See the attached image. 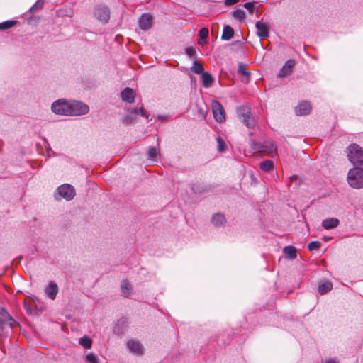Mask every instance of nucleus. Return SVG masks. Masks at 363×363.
Masks as SVG:
<instances>
[{
	"mask_svg": "<svg viewBox=\"0 0 363 363\" xmlns=\"http://www.w3.org/2000/svg\"><path fill=\"white\" fill-rule=\"evenodd\" d=\"M349 161L354 166L363 165V149L357 144H352L347 147Z\"/></svg>",
	"mask_w": 363,
	"mask_h": 363,
	"instance_id": "nucleus-1",
	"label": "nucleus"
},
{
	"mask_svg": "<svg viewBox=\"0 0 363 363\" xmlns=\"http://www.w3.org/2000/svg\"><path fill=\"white\" fill-rule=\"evenodd\" d=\"M347 182L350 186L354 189L363 187V169L354 167L350 169L347 174Z\"/></svg>",
	"mask_w": 363,
	"mask_h": 363,
	"instance_id": "nucleus-2",
	"label": "nucleus"
},
{
	"mask_svg": "<svg viewBox=\"0 0 363 363\" xmlns=\"http://www.w3.org/2000/svg\"><path fill=\"white\" fill-rule=\"evenodd\" d=\"M75 194L76 192L73 186L69 184H64L57 188L54 197L57 201H60L62 199L71 201L74 199Z\"/></svg>",
	"mask_w": 363,
	"mask_h": 363,
	"instance_id": "nucleus-3",
	"label": "nucleus"
},
{
	"mask_svg": "<svg viewBox=\"0 0 363 363\" xmlns=\"http://www.w3.org/2000/svg\"><path fill=\"white\" fill-rule=\"evenodd\" d=\"M237 113L240 121L248 128H253L255 126L256 121L251 114L249 106H242L238 108Z\"/></svg>",
	"mask_w": 363,
	"mask_h": 363,
	"instance_id": "nucleus-4",
	"label": "nucleus"
},
{
	"mask_svg": "<svg viewBox=\"0 0 363 363\" xmlns=\"http://www.w3.org/2000/svg\"><path fill=\"white\" fill-rule=\"evenodd\" d=\"M70 101L64 99L54 101L51 106L52 111L57 115L69 116Z\"/></svg>",
	"mask_w": 363,
	"mask_h": 363,
	"instance_id": "nucleus-5",
	"label": "nucleus"
},
{
	"mask_svg": "<svg viewBox=\"0 0 363 363\" xmlns=\"http://www.w3.org/2000/svg\"><path fill=\"white\" fill-rule=\"evenodd\" d=\"M69 106V116L85 115L89 111V106L79 101H70Z\"/></svg>",
	"mask_w": 363,
	"mask_h": 363,
	"instance_id": "nucleus-6",
	"label": "nucleus"
},
{
	"mask_svg": "<svg viewBox=\"0 0 363 363\" xmlns=\"http://www.w3.org/2000/svg\"><path fill=\"white\" fill-rule=\"evenodd\" d=\"M94 16L99 21L106 23L110 18V11L106 6L99 5L94 9Z\"/></svg>",
	"mask_w": 363,
	"mask_h": 363,
	"instance_id": "nucleus-7",
	"label": "nucleus"
},
{
	"mask_svg": "<svg viewBox=\"0 0 363 363\" xmlns=\"http://www.w3.org/2000/svg\"><path fill=\"white\" fill-rule=\"evenodd\" d=\"M212 111L215 119L218 122L225 121V111L221 104L217 101H214L212 104Z\"/></svg>",
	"mask_w": 363,
	"mask_h": 363,
	"instance_id": "nucleus-8",
	"label": "nucleus"
},
{
	"mask_svg": "<svg viewBox=\"0 0 363 363\" xmlns=\"http://www.w3.org/2000/svg\"><path fill=\"white\" fill-rule=\"evenodd\" d=\"M152 16L150 13H143L138 19V25L140 29L147 30L152 26Z\"/></svg>",
	"mask_w": 363,
	"mask_h": 363,
	"instance_id": "nucleus-9",
	"label": "nucleus"
},
{
	"mask_svg": "<svg viewBox=\"0 0 363 363\" xmlns=\"http://www.w3.org/2000/svg\"><path fill=\"white\" fill-rule=\"evenodd\" d=\"M257 29V35L262 38H266L269 35V25L267 23L263 22L262 20L258 21L255 23Z\"/></svg>",
	"mask_w": 363,
	"mask_h": 363,
	"instance_id": "nucleus-10",
	"label": "nucleus"
},
{
	"mask_svg": "<svg viewBox=\"0 0 363 363\" xmlns=\"http://www.w3.org/2000/svg\"><path fill=\"white\" fill-rule=\"evenodd\" d=\"M311 105L308 101H302L294 108V112L297 116H306L311 113Z\"/></svg>",
	"mask_w": 363,
	"mask_h": 363,
	"instance_id": "nucleus-11",
	"label": "nucleus"
},
{
	"mask_svg": "<svg viewBox=\"0 0 363 363\" xmlns=\"http://www.w3.org/2000/svg\"><path fill=\"white\" fill-rule=\"evenodd\" d=\"M126 345L130 352L136 355H142L143 354V346L138 340H130Z\"/></svg>",
	"mask_w": 363,
	"mask_h": 363,
	"instance_id": "nucleus-12",
	"label": "nucleus"
},
{
	"mask_svg": "<svg viewBox=\"0 0 363 363\" xmlns=\"http://www.w3.org/2000/svg\"><path fill=\"white\" fill-rule=\"evenodd\" d=\"M136 96V92L130 87L125 88L121 92V100L124 102L132 104L135 101Z\"/></svg>",
	"mask_w": 363,
	"mask_h": 363,
	"instance_id": "nucleus-13",
	"label": "nucleus"
},
{
	"mask_svg": "<svg viewBox=\"0 0 363 363\" xmlns=\"http://www.w3.org/2000/svg\"><path fill=\"white\" fill-rule=\"evenodd\" d=\"M294 65L295 61L294 60H287L282 68L280 69L278 74V77L283 78L291 74Z\"/></svg>",
	"mask_w": 363,
	"mask_h": 363,
	"instance_id": "nucleus-14",
	"label": "nucleus"
},
{
	"mask_svg": "<svg viewBox=\"0 0 363 363\" xmlns=\"http://www.w3.org/2000/svg\"><path fill=\"white\" fill-rule=\"evenodd\" d=\"M58 293V286L54 281H50L45 289V294L51 300H54Z\"/></svg>",
	"mask_w": 363,
	"mask_h": 363,
	"instance_id": "nucleus-15",
	"label": "nucleus"
},
{
	"mask_svg": "<svg viewBox=\"0 0 363 363\" xmlns=\"http://www.w3.org/2000/svg\"><path fill=\"white\" fill-rule=\"evenodd\" d=\"M340 221L337 218H330L322 221V226L325 230H331L338 226Z\"/></svg>",
	"mask_w": 363,
	"mask_h": 363,
	"instance_id": "nucleus-16",
	"label": "nucleus"
},
{
	"mask_svg": "<svg viewBox=\"0 0 363 363\" xmlns=\"http://www.w3.org/2000/svg\"><path fill=\"white\" fill-rule=\"evenodd\" d=\"M262 152L272 154L276 151V145L271 140H265L262 145Z\"/></svg>",
	"mask_w": 363,
	"mask_h": 363,
	"instance_id": "nucleus-17",
	"label": "nucleus"
},
{
	"mask_svg": "<svg viewBox=\"0 0 363 363\" xmlns=\"http://www.w3.org/2000/svg\"><path fill=\"white\" fill-rule=\"evenodd\" d=\"M121 289L123 295L128 297L132 293V285L127 279H124L121 281Z\"/></svg>",
	"mask_w": 363,
	"mask_h": 363,
	"instance_id": "nucleus-18",
	"label": "nucleus"
},
{
	"mask_svg": "<svg viewBox=\"0 0 363 363\" xmlns=\"http://www.w3.org/2000/svg\"><path fill=\"white\" fill-rule=\"evenodd\" d=\"M201 79H202L203 86L205 88L211 87L214 81L212 75L208 72H203V74L201 75Z\"/></svg>",
	"mask_w": 363,
	"mask_h": 363,
	"instance_id": "nucleus-19",
	"label": "nucleus"
},
{
	"mask_svg": "<svg viewBox=\"0 0 363 363\" xmlns=\"http://www.w3.org/2000/svg\"><path fill=\"white\" fill-rule=\"evenodd\" d=\"M283 252L286 258L294 259L297 256L296 249L291 245L286 246L283 249Z\"/></svg>",
	"mask_w": 363,
	"mask_h": 363,
	"instance_id": "nucleus-20",
	"label": "nucleus"
},
{
	"mask_svg": "<svg viewBox=\"0 0 363 363\" xmlns=\"http://www.w3.org/2000/svg\"><path fill=\"white\" fill-rule=\"evenodd\" d=\"M234 35L233 29L228 25L224 26L221 39L223 40H230Z\"/></svg>",
	"mask_w": 363,
	"mask_h": 363,
	"instance_id": "nucleus-21",
	"label": "nucleus"
},
{
	"mask_svg": "<svg viewBox=\"0 0 363 363\" xmlns=\"http://www.w3.org/2000/svg\"><path fill=\"white\" fill-rule=\"evenodd\" d=\"M333 289V284L330 281H326L320 284L318 287V291L320 295L329 292Z\"/></svg>",
	"mask_w": 363,
	"mask_h": 363,
	"instance_id": "nucleus-22",
	"label": "nucleus"
},
{
	"mask_svg": "<svg viewBox=\"0 0 363 363\" xmlns=\"http://www.w3.org/2000/svg\"><path fill=\"white\" fill-rule=\"evenodd\" d=\"M225 223V216L221 213H216L212 217V223L216 227H220Z\"/></svg>",
	"mask_w": 363,
	"mask_h": 363,
	"instance_id": "nucleus-23",
	"label": "nucleus"
},
{
	"mask_svg": "<svg viewBox=\"0 0 363 363\" xmlns=\"http://www.w3.org/2000/svg\"><path fill=\"white\" fill-rule=\"evenodd\" d=\"M127 111L131 114H140L141 116L145 118L147 121H150L149 115L143 108H128Z\"/></svg>",
	"mask_w": 363,
	"mask_h": 363,
	"instance_id": "nucleus-24",
	"label": "nucleus"
},
{
	"mask_svg": "<svg viewBox=\"0 0 363 363\" xmlns=\"http://www.w3.org/2000/svg\"><path fill=\"white\" fill-rule=\"evenodd\" d=\"M148 159L152 161H156L157 157L160 155L159 151L155 147L150 146L147 151Z\"/></svg>",
	"mask_w": 363,
	"mask_h": 363,
	"instance_id": "nucleus-25",
	"label": "nucleus"
},
{
	"mask_svg": "<svg viewBox=\"0 0 363 363\" xmlns=\"http://www.w3.org/2000/svg\"><path fill=\"white\" fill-rule=\"evenodd\" d=\"M259 167L264 172H269L274 167V163L272 160H264L259 164Z\"/></svg>",
	"mask_w": 363,
	"mask_h": 363,
	"instance_id": "nucleus-26",
	"label": "nucleus"
},
{
	"mask_svg": "<svg viewBox=\"0 0 363 363\" xmlns=\"http://www.w3.org/2000/svg\"><path fill=\"white\" fill-rule=\"evenodd\" d=\"M191 69L194 73L198 74H201V73L203 74V72H203L204 68H203V65L198 62L196 57L193 62V65L191 67Z\"/></svg>",
	"mask_w": 363,
	"mask_h": 363,
	"instance_id": "nucleus-27",
	"label": "nucleus"
},
{
	"mask_svg": "<svg viewBox=\"0 0 363 363\" xmlns=\"http://www.w3.org/2000/svg\"><path fill=\"white\" fill-rule=\"evenodd\" d=\"M16 24V21L9 20L0 23V30H6L12 28Z\"/></svg>",
	"mask_w": 363,
	"mask_h": 363,
	"instance_id": "nucleus-28",
	"label": "nucleus"
},
{
	"mask_svg": "<svg viewBox=\"0 0 363 363\" xmlns=\"http://www.w3.org/2000/svg\"><path fill=\"white\" fill-rule=\"evenodd\" d=\"M79 343L85 349H89L91 347L92 342L89 337L84 336L79 339Z\"/></svg>",
	"mask_w": 363,
	"mask_h": 363,
	"instance_id": "nucleus-29",
	"label": "nucleus"
},
{
	"mask_svg": "<svg viewBox=\"0 0 363 363\" xmlns=\"http://www.w3.org/2000/svg\"><path fill=\"white\" fill-rule=\"evenodd\" d=\"M232 16L238 20H243L245 18V13L242 9H238L232 12Z\"/></svg>",
	"mask_w": 363,
	"mask_h": 363,
	"instance_id": "nucleus-30",
	"label": "nucleus"
},
{
	"mask_svg": "<svg viewBox=\"0 0 363 363\" xmlns=\"http://www.w3.org/2000/svg\"><path fill=\"white\" fill-rule=\"evenodd\" d=\"M84 358L87 363H99V358L94 353L87 354Z\"/></svg>",
	"mask_w": 363,
	"mask_h": 363,
	"instance_id": "nucleus-31",
	"label": "nucleus"
},
{
	"mask_svg": "<svg viewBox=\"0 0 363 363\" xmlns=\"http://www.w3.org/2000/svg\"><path fill=\"white\" fill-rule=\"evenodd\" d=\"M216 140L218 143V150L220 152L225 151L226 144L225 141L220 137H218Z\"/></svg>",
	"mask_w": 363,
	"mask_h": 363,
	"instance_id": "nucleus-32",
	"label": "nucleus"
},
{
	"mask_svg": "<svg viewBox=\"0 0 363 363\" xmlns=\"http://www.w3.org/2000/svg\"><path fill=\"white\" fill-rule=\"evenodd\" d=\"M321 246V242L319 241H312L308 245V249L313 252L318 250Z\"/></svg>",
	"mask_w": 363,
	"mask_h": 363,
	"instance_id": "nucleus-33",
	"label": "nucleus"
},
{
	"mask_svg": "<svg viewBox=\"0 0 363 363\" xmlns=\"http://www.w3.org/2000/svg\"><path fill=\"white\" fill-rule=\"evenodd\" d=\"M238 72L242 75L246 77L245 82H247L248 81L249 77H250V72L247 71L245 65L240 64L238 67Z\"/></svg>",
	"mask_w": 363,
	"mask_h": 363,
	"instance_id": "nucleus-34",
	"label": "nucleus"
},
{
	"mask_svg": "<svg viewBox=\"0 0 363 363\" xmlns=\"http://www.w3.org/2000/svg\"><path fill=\"white\" fill-rule=\"evenodd\" d=\"M262 143L256 142L253 140H251V147L255 152H262Z\"/></svg>",
	"mask_w": 363,
	"mask_h": 363,
	"instance_id": "nucleus-35",
	"label": "nucleus"
},
{
	"mask_svg": "<svg viewBox=\"0 0 363 363\" xmlns=\"http://www.w3.org/2000/svg\"><path fill=\"white\" fill-rule=\"evenodd\" d=\"M199 36L203 40H207L208 37V29L206 28H202L199 31Z\"/></svg>",
	"mask_w": 363,
	"mask_h": 363,
	"instance_id": "nucleus-36",
	"label": "nucleus"
},
{
	"mask_svg": "<svg viewBox=\"0 0 363 363\" xmlns=\"http://www.w3.org/2000/svg\"><path fill=\"white\" fill-rule=\"evenodd\" d=\"M185 52L189 57H193L196 55V48L193 46L186 47Z\"/></svg>",
	"mask_w": 363,
	"mask_h": 363,
	"instance_id": "nucleus-37",
	"label": "nucleus"
},
{
	"mask_svg": "<svg viewBox=\"0 0 363 363\" xmlns=\"http://www.w3.org/2000/svg\"><path fill=\"white\" fill-rule=\"evenodd\" d=\"M43 6V1H42L41 0H38L32 6L31 8L30 9V11L32 12H35L38 9H40L42 8Z\"/></svg>",
	"mask_w": 363,
	"mask_h": 363,
	"instance_id": "nucleus-38",
	"label": "nucleus"
},
{
	"mask_svg": "<svg viewBox=\"0 0 363 363\" xmlns=\"http://www.w3.org/2000/svg\"><path fill=\"white\" fill-rule=\"evenodd\" d=\"M255 2H247L244 4L243 6L249 11L250 13H252L255 11Z\"/></svg>",
	"mask_w": 363,
	"mask_h": 363,
	"instance_id": "nucleus-39",
	"label": "nucleus"
},
{
	"mask_svg": "<svg viewBox=\"0 0 363 363\" xmlns=\"http://www.w3.org/2000/svg\"><path fill=\"white\" fill-rule=\"evenodd\" d=\"M192 190L195 193H202L206 191L203 186H201L200 184H194L192 186Z\"/></svg>",
	"mask_w": 363,
	"mask_h": 363,
	"instance_id": "nucleus-40",
	"label": "nucleus"
},
{
	"mask_svg": "<svg viewBox=\"0 0 363 363\" xmlns=\"http://www.w3.org/2000/svg\"><path fill=\"white\" fill-rule=\"evenodd\" d=\"M135 120L131 115H127L123 118V122L125 124H130Z\"/></svg>",
	"mask_w": 363,
	"mask_h": 363,
	"instance_id": "nucleus-41",
	"label": "nucleus"
},
{
	"mask_svg": "<svg viewBox=\"0 0 363 363\" xmlns=\"http://www.w3.org/2000/svg\"><path fill=\"white\" fill-rule=\"evenodd\" d=\"M240 0H225V4L227 6L233 5L238 3Z\"/></svg>",
	"mask_w": 363,
	"mask_h": 363,
	"instance_id": "nucleus-42",
	"label": "nucleus"
},
{
	"mask_svg": "<svg viewBox=\"0 0 363 363\" xmlns=\"http://www.w3.org/2000/svg\"><path fill=\"white\" fill-rule=\"evenodd\" d=\"M198 44L201 45V46H203L205 45L206 44H207V40H203L201 38H199L198 39V41H197Z\"/></svg>",
	"mask_w": 363,
	"mask_h": 363,
	"instance_id": "nucleus-43",
	"label": "nucleus"
},
{
	"mask_svg": "<svg viewBox=\"0 0 363 363\" xmlns=\"http://www.w3.org/2000/svg\"><path fill=\"white\" fill-rule=\"evenodd\" d=\"M324 363H339V362L335 358H330L326 359Z\"/></svg>",
	"mask_w": 363,
	"mask_h": 363,
	"instance_id": "nucleus-44",
	"label": "nucleus"
},
{
	"mask_svg": "<svg viewBox=\"0 0 363 363\" xmlns=\"http://www.w3.org/2000/svg\"><path fill=\"white\" fill-rule=\"evenodd\" d=\"M24 306H25V308H26L27 311H28H28H30V309H29V308H28V307L27 306V305H26V302H24Z\"/></svg>",
	"mask_w": 363,
	"mask_h": 363,
	"instance_id": "nucleus-45",
	"label": "nucleus"
},
{
	"mask_svg": "<svg viewBox=\"0 0 363 363\" xmlns=\"http://www.w3.org/2000/svg\"><path fill=\"white\" fill-rule=\"evenodd\" d=\"M0 330H1V334L2 333H4V328H3V327H0Z\"/></svg>",
	"mask_w": 363,
	"mask_h": 363,
	"instance_id": "nucleus-46",
	"label": "nucleus"
},
{
	"mask_svg": "<svg viewBox=\"0 0 363 363\" xmlns=\"http://www.w3.org/2000/svg\"><path fill=\"white\" fill-rule=\"evenodd\" d=\"M114 333H118V332L117 331V328H116V327H115V328H114Z\"/></svg>",
	"mask_w": 363,
	"mask_h": 363,
	"instance_id": "nucleus-47",
	"label": "nucleus"
}]
</instances>
